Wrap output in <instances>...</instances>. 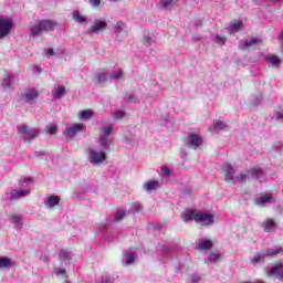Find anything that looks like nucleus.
Listing matches in <instances>:
<instances>
[{
    "mask_svg": "<svg viewBox=\"0 0 283 283\" xmlns=\"http://www.w3.org/2000/svg\"><path fill=\"white\" fill-rule=\"evenodd\" d=\"M222 171L226 174V182H232L235 185V182H247L249 178H252V180H258L259 182H264L266 180V177L264 176V170L262 168H251L250 170H247L245 172H240L235 176V168L231 166V164H224L222 166Z\"/></svg>",
    "mask_w": 283,
    "mask_h": 283,
    "instance_id": "f257e3e1",
    "label": "nucleus"
},
{
    "mask_svg": "<svg viewBox=\"0 0 283 283\" xmlns=\"http://www.w3.org/2000/svg\"><path fill=\"white\" fill-rule=\"evenodd\" d=\"M184 222L195 220L197 224L201 227H211L214 222V217L211 213L202 212L200 210H186L181 213Z\"/></svg>",
    "mask_w": 283,
    "mask_h": 283,
    "instance_id": "f03ea898",
    "label": "nucleus"
},
{
    "mask_svg": "<svg viewBox=\"0 0 283 283\" xmlns=\"http://www.w3.org/2000/svg\"><path fill=\"white\" fill-rule=\"evenodd\" d=\"M275 255H283L282 247L274 245L272 249L263 250L259 253H255L251 258L250 264H252L253 266H258L259 264L264 263V260H266V258H273Z\"/></svg>",
    "mask_w": 283,
    "mask_h": 283,
    "instance_id": "7ed1b4c3",
    "label": "nucleus"
},
{
    "mask_svg": "<svg viewBox=\"0 0 283 283\" xmlns=\"http://www.w3.org/2000/svg\"><path fill=\"white\" fill-rule=\"evenodd\" d=\"M56 28L54 20H38L33 25L30 27V34L33 38L41 36L43 32H52Z\"/></svg>",
    "mask_w": 283,
    "mask_h": 283,
    "instance_id": "20e7f679",
    "label": "nucleus"
},
{
    "mask_svg": "<svg viewBox=\"0 0 283 283\" xmlns=\"http://www.w3.org/2000/svg\"><path fill=\"white\" fill-rule=\"evenodd\" d=\"M17 132L20 138H23L24 143H32V140H34V138H38V136L41 134V129L32 128L25 124L18 125Z\"/></svg>",
    "mask_w": 283,
    "mask_h": 283,
    "instance_id": "39448f33",
    "label": "nucleus"
},
{
    "mask_svg": "<svg viewBox=\"0 0 283 283\" xmlns=\"http://www.w3.org/2000/svg\"><path fill=\"white\" fill-rule=\"evenodd\" d=\"M87 160L91 163V165H103L105 160H107V153L104 150H101L98 148H87Z\"/></svg>",
    "mask_w": 283,
    "mask_h": 283,
    "instance_id": "423d86ee",
    "label": "nucleus"
},
{
    "mask_svg": "<svg viewBox=\"0 0 283 283\" xmlns=\"http://www.w3.org/2000/svg\"><path fill=\"white\" fill-rule=\"evenodd\" d=\"M112 132H114V126L107 125L102 128L99 133V146L105 151H109V146L114 143V137H112Z\"/></svg>",
    "mask_w": 283,
    "mask_h": 283,
    "instance_id": "0eeeda50",
    "label": "nucleus"
},
{
    "mask_svg": "<svg viewBox=\"0 0 283 283\" xmlns=\"http://www.w3.org/2000/svg\"><path fill=\"white\" fill-rule=\"evenodd\" d=\"M107 30V22L103 19H95L93 25H91L86 34L92 35V34H101V32H105Z\"/></svg>",
    "mask_w": 283,
    "mask_h": 283,
    "instance_id": "6e6552de",
    "label": "nucleus"
},
{
    "mask_svg": "<svg viewBox=\"0 0 283 283\" xmlns=\"http://www.w3.org/2000/svg\"><path fill=\"white\" fill-rule=\"evenodd\" d=\"M12 25H13L12 20L3 15H0V41L1 39H6V36H8L10 32H12Z\"/></svg>",
    "mask_w": 283,
    "mask_h": 283,
    "instance_id": "1a4fd4ad",
    "label": "nucleus"
},
{
    "mask_svg": "<svg viewBox=\"0 0 283 283\" xmlns=\"http://www.w3.org/2000/svg\"><path fill=\"white\" fill-rule=\"evenodd\" d=\"M273 202H275V198L272 193H263L254 200L256 207H269V205H273Z\"/></svg>",
    "mask_w": 283,
    "mask_h": 283,
    "instance_id": "9d476101",
    "label": "nucleus"
},
{
    "mask_svg": "<svg viewBox=\"0 0 283 283\" xmlns=\"http://www.w3.org/2000/svg\"><path fill=\"white\" fill-rule=\"evenodd\" d=\"M1 87L3 92H11V90H14V74L8 73L1 82Z\"/></svg>",
    "mask_w": 283,
    "mask_h": 283,
    "instance_id": "9b49d317",
    "label": "nucleus"
},
{
    "mask_svg": "<svg viewBox=\"0 0 283 283\" xmlns=\"http://www.w3.org/2000/svg\"><path fill=\"white\" fill-rule=\"evenodd\" d=\"M187 146L190 149H198V147H202V137L198 134H190L188 136Z\"/></svg>",
    "mask_w": 283,
    "mask_h": 283,
    "instance_id": "f8f14e48",
    "label": "nucleus"
},
{
    "mask_svg": "<svg viewBox=\"0 0 283 283\" xmlns=\"http://www.w3.org/2000/svg\"><path fill=\"white\" fill-rule=\"evenodd\" d=\"M84 129H85V125L74 124V125L69 126L64 134L69 138H74V136H76V134H81L82 132H84Z\"/></svg>",
    "mask_w": 283,
    "mask_h": 283,
    "instance_id": "ddd939ff",
    "label": "nucleus"
},
{
    "mask_svg": "<svg viewBox=\"0 0 283 283\" xmlns=\"http://www.w3.org/2000/svg\"><path fill=\"white\" fill-rule=\"evenodd\" d=\"M30 196V189H12L10 191V200H20V198H28Z\"/></svg>",
    "mask_w": 283,
    "mask_h": 283,
    "instance_id": "4468645a",
    "label": "nucleus"
},
{
    "mask_svg": "<svg viewBox=\"0 0 283 283\" xmlns=\"http://www.w3.org/2000/svg\"><path fill=\"white\" fill-rule=\"evenodd\" d=\"M9 222H11V224H14V229H17V231L23 229V219L17 213H12L9 217Z\"/></svg>",
    "mask_w": 283,
    "mask_h": 283,
    "instance_id": "2eb2a0df",
    "label": "nucleus"
},
{
    "mask_svg": "<svg viewBox=\"0 0 283 283\" xmlns=\"http://www.w3.org/2000/svg\"><path fill=\"white\" fill-rule=\"evenodd\" d=\"M57 258H59L60 262L67 265V264H70V262H72L73 254H72V252H70L67 250H61L57 254Z\"/></svg>",
    "mask_w": 283,
    "mask_h": 283,
    "instance_id": "dca6fc26",
    "label": "nucleus"
},
{
    "mask_svg": "<svg viewBox=\"0 0 283 283\" xmlns=\"http://www.w3.org/2000/svg\"><path fill=\"white\" fill-rule=\"evenodd\" d=\"M122 262L124 266H130V264L136 262V253L129 251L124 252Z\"/></svg>",
    "mask_w": 283,
    "mask_h": 283,
    "instance_id": "f3484780",
    "label": "nucleus"
},
{
    "mask_svg": "<svg viewBox=\"0 0 283 283\" xmlns=\"http://www.w3.org/2000/svg\"><path fill=\"white\" fill-rule=\"evenodd\" d=\"M259 39L252 38L250 40H241L239 42V50H247V48H253L256 43H260Z\"/></svg>",
    "mask_w": 283,
    "mask_h": 283,
    "instance_id": "a211bd4d",
    "label": "nucleus"
},
{
    "mask_svg": "<svg viewBox=\"0 0 283 283\" xmlns=\"http://www.w3.org/2000/svg\"><path fill=\"white\" fill-rule=\"evenodd\" d=\"M39 92L36 90H28L22 94V99L24 103H32L35 98H38Z\"/></svg>",
    "mask_w": 283,
    "mask_h": 283,
    "instance_id": "6ab92c4d",
    "label": "nucleus"
},
{
    "mask_svg": "<svg viewBox=\"0 0 283 283\" xmlns=\"http://www.w3.org/2000/svg\"><path fill=\"white\" fill-rule=\"evenodd\" d=\"M72 19L75 21V23H80V25H87V18L81 14L80 11H73Z\"/></svg>",
    "mask_w": 283,
    "mask_h": 283,
    "instance_id": "aec40b11",
    "label": "nucleus"
},
{
    "mask_svg": "<svg viewBox=\"0 0 283 283\" xmlns=\"http://www.w3.org/2000/svg\"><path fill=\"white\" fill-rule=\"evenodd\" d=\"M176 3H178V0H159L158 8L160 10H171Z\"/></svg>",
    "mask_w": 283,
    "mask_h": 283,
    "instance_id": "412c9836",
    "label": "nucleus"
},
{
    "mask_svg": "<svg viewBox=\"0 0 283 283\" xmlns=\"http://www.w3.org/2000/svg\"><path fill=\"white\" fill-rule=\"evenodd\" d=\"M277 224L273 219H266L263 223V230L265 233H273L276 229Z\"/></svg>",
    "mask_w": 283,
    "mask_h": 283,
    "instance_id": "4be33fe9",
    "label": "nucleus"
},
{
    "mask_svg": "<svg viewBox=\"0 0 283 283\" xmlns=\"http://www.w3.org/2000/svg\"><path fill=\"white\" fill-rule=\"evenodd\" d=\"M269 274L274 275V277H277V280H281V282H283V265L280 264L273 266L272 269H270Z\"/></svg>",
    "mask_w": 283,
    "mask_h": 283,
    "instance_id": "5701e85b",
    "label": "nucleus"
},
{
    "mask_svg": "<svg viewBox=\"0 0 283 283\" xmlns=\"http://www.w3.org/2000/svg\"><path fill=\"white\" fill-rule=\"evenodd\" d=\"M160 182L157 180H150L143 185V189L145 191H156V189H159Z\"/></svg>",
    "mask_w": 283,
    "mask_h": 283,
    "instance_id": "b1692460",
    "label": "nucleus"
},
{
    "mask_svg": "<svg viewBox=\"0 0 283 283\" xmlns=\"http://www.w3.org/2000/svg\"><path fill=\"white\" fill-rule=\"evenodd\" d=\"M59 202H61V198H59L56 196H50L46 198V200H44V205L48 209H52V208L56 207V205H59Z\"/></svg>",
    "mask_w": 283,
    "mask_h": 283,
    "instance_id": "393cba45",
    "label": "nucleus"
},
{
    "mask_svg": "<svg viewBox=\"0 0 283 283\" xmlns=\"http://www.w3.org/2000/svg\"><path fill=\"white\" fill-rule=\"evenodd\" d=\"M211 247H213V243L207 239H200L197 243L199 251H207V249H211Z\"/></svg>",
    "mask_w": 283,
    "mask_h": 283,
    "instance_id": "a878e982",
    "label": "nucleus"
},
{
    "mask_svg": "<svg viewBox=\"0 0 283 283\" xmlns=\"http://www.w3.org/2000/svg\"><path fill=\"white\" fill-rule=\"evenodd\" d=\"M32 184V178L31 177H22L20 180H19V187L20 189H29L30 186Z\"/></svg>",
    "mask_w": 283,
    "mask_h": 283,
    "instance_id": "bb28decb",
    "label": "nucleus"
},
{
    "mask_svg": "<svg viewBox=\"0 0 283 283\" xmlns=\"http://www.w3.org/2000/svg\"><path fill=\"white\" fill-rule=\"evenodd\" d=\"M241 29H242V21H238L230 24V27L228 28V32L230 34H235V32H240Z\"/></svg>",
    "mask_w": 283,
    "mask_h": 283,
    "instance_id": "cd10ccee",
    "label": "nucleus"
},
{
    "mask_svg": "<svg viewBox=\"0 0 283 283\" xmlns=\"http://www.w3.org/2000/svg\"><path fill=\"white\" fill-rule=\"evenodd\" d=\"M157 251H159V253H163V255L165 258H169V255H171V248L165 245V244H158L157 245Z\"/></svg>",
    "mask_w": 283,
    "mask_h": 283,
    "instance_id": "c85d7f7f",
    "label": "nucleus"
},
{
    "mask_svg": "<svg viewBox=\"0 0 283 283\" xmlns=\"http://www.w3.org/2000/svg\"><path fill=\"white\" fill-rule=\"evenodd\" d=\"M113 30L115 34H120V32H126L127 27L124 24L123 21H118L114 24Z\"/></svg>",
    "mask_w": 283,
    "mask_h": 283,
    "instance_id": "c756f323",
    "label": "nucleus"
},
{
    "mask_svg": "<svg viewBox=\"0 0 283 283\" xmlns=\"http://www.w3.org/2000/svg\"><path fill=\"white\" fill-rule=\"evenodd\" d=\"M12 268V260L8 256H0V269H10Z\"/></svg>",
    "mask_w": 283,
    "mask_h": 283,
    "instance_id": "7c9ffc66",
    "label": "nucleus"
},
{
    "mask_svg": "<svg viewBox=\"0 0 283 283\" xmlns=\"http://www.w3.org/2000/svg\"><path fill=\"white\" fill-rule=\"evenodd\" d=\"M268 63H270L272 67H280V64L282 63V61L280 60L279 56L271 55V56H268Z\"/></svg>",
    "mask_w": 283,
    "mask_h": 283,
    "instance_id": "2f4dec72",
    "label": "nucleus"
},
{
    "mask_svg": "<svg viewBox=\"0 0 283 283\" xmlns=\"http://www.w3.org/2000/svg\"><path fill=\"white\" fill-rule=\"evenodd\" d=\"M143 210V205H140V202L135 201L132 203L130 209L128 210V214L130 213H138V211Z\"/></svg>",
    "mask_w": 283,
    "mask_h": 283,
    "instance_id": "473e14b6",
    "label": "nucleus"
},
{
    "mask_svg": "<svg viewBox=\"0 0 283 283\" xmlns=\"http://www.w3.org/2000/svg\"><path fill=\"white\" fill-rule=\"evenodd\" d=\"M44 132L51 135L56 134V132H59V126H56V123H51L44 128Z\"/></svg>",
    "mask_w": 283,
    "mask_h": 283,
    "instance_id": "72a5a7b5",
    "label": "nucleus"
},
{
    "mask_svg": "<svg viewBox=\"0 0 283 283\" xmlns=\"http://www.w3.org/2000/svg\"><path fill=\"white\" fill-rule=\"evenodd\" d=\"M94 116V113L92 111H82L80 113L81 120H90Z\"/></svg>",
    "mask_w": 283,
    "mask_h": 283,
    "instance_id": "f704fd0d",
    "label": "nucleus"
},
{
    "mask_svg": "<svg viewBox=\"0 0 283 283\" xmlns=\"http://www.w3.org/2000/svg\"><path fill=\"white\" fill-rule=\"evenodd\" d=\"M126 216H129V212L127 210L117 211L115 214V222H120V220H123V218H125Z\"/></svg>",
    "mask_w": 283,
    "mask_h": 283,
    "instance_id": "c9c22d12",
    "label": "nucleus"
},
{
    "mask_svg": "<svg viewBox=\"0 0 283 283\" xmlns=\"http://www.w3.org/2000/svg\"><path fill=\"white\" fill-rule=\"evenodd\" d=\"M52 94L53 98L65 95V86H57V88H55Z\"/></svg>",
    "mask_w": 283,
    "mask_h": 283,
    "instance_id": "e433bc0d",
    "label": "nucleus"
},
{
    "mask_svg": "<svg viewBox=\"0 0 283 283\" xmlns=\"http://www.w3.org/2000/svg\"><path fill=\"white\" fill-rule=\"evenodd\" d=\"M156 42V38L151 34L148 35H144V44L147 45V48H149V45H151V43Z\"/></svg>",
    "mask_w": 283,
    "mask_h": 283,
    "instance_id": "4c0bfd02",
    "label": "nucleus"
},
{
    "mask_svg": "<svg viewBox=\"0 0 283 283\" xmlns=\"http://www.w3.org/2000/svg\"><path fill=\"white\" fill-rule=\"evenodd\" d=\"M124 101L126 103H138V97H136V95L132 94V93H127L124 97Z\"/></svg>",
    "mask_w": 283,
    "mask_h": 283,
    "instance_id": "58836bf2",
    "label": "nucleus"
},
{
    "mask_svg": "<svg viewBox=\"0 0 283 283\" xmlns=\"http://www.w3.org/2000/svg\"><path fill=\"white\" fill-rule=\"evenodd\" d=\"M212 41H214V43H218V45H224V43H227V38L221 35H212Z\"/></svg>",
    "mask_w": 283,
    "mask_h": 283,
    "instance_id": "ea45409f",
    "label": "nucleus"
},
{
    "mask_svg": "<svg viewBox=\"0 0 283 283\" xmlns=\"http://www.w3.org/2000/svg\"><path fill=\"white\" fill-rule=\"evenodd\" d=\"M213 129L216 132H222V129H227V124H224V122H214Z\"/></svg>",
    "mask_w": 283,
    "mask_h": 283,
    "instance_id": "a19ab883",
    "label": "nucleus"
},
{
    "mask_svg": "<svg viewBox=\"0 0 283 283\" xmlns=\"http://www.w3.org/2000/svg\"><path fill=\"white\" fill-rule=\"evenodd\" d=\"M126 115L127 113H125V111L117 109L114 113V120H123V117Z\"/></svg>",
    "mask_w": 283,
    "mask_h": 283,
    "instance_id": "79ce46f5",
    "label": "nucleus"
},
{
    "mask_svg": "<svg viewBox=\"0 0 283 283\" xmlns=\"http://www.w3.org/2000/svg\"><path fill=\"white\" fill-rule=\"evenodd\" d=\"M219 258H220V254L211 253L207 259H205V262L206 264H209V262H218Z\"/></svg>",
    "mask_w": 283,
    "mask_h": 283,
    "instance_id": "37998d69",
    "label": "nucleus"
},
{
    "mask_svg": "<svg viewBox=\"0 0 283 283\" xmlns=\"http://www.w3.org/2000/svg\"><path fill=\"white\" fill-rule=\"evenodd\" d=\"M161 176H164V178H169L171 176V168H169L167 166H163L161 167Z\"/></svg>",
    "mask_w": 283,
    "mask_h": 283,
    "instance_id": "c03bdc74",
    "label": "nucleus"
},
{
    "mask_svg": "<svg viewBox=\"0 0 283 283\" xmlns=\"http://www.w3.org/2000/svg\"><path fill=\"white\" fill-rule=\"evenodd\" d=\"M105 81H107V73L102 72L97 75V82L99 83H105Z\"/></svg>",
    "mask_w": 283,
    "mask_h": 283,
    "instance_id": "a18cd8bd",
    "label": "nucleus"
},
{
    "mask_svg": "<svg viewBox=\"0 0 283 283\" xmlns=\"http://www.w3.org/2000/svg\"><path fill=\"white\" fill-rule=\"evenodd\" d=\"M107 226H105V224H98L97 226V230H96V233H106V231H107Z\"/></svg>",
    "mask_w": 283,
    "mask_h": 283,
    "instance_id": "49530a36",
    "label": "nucleus"
},
{
    "mask_svg": "<svg viewBox=\"0 0 283 283\" xmlns=\"http://www.w3.org/2000/svg\"><path fill=\"white\" fill-rule=\"evenodd\" d=\"M123 76V71L118 70L114 73H112L111 77L115 78L116 81H118V78H120Z\"/></svg>",
    "mask_w": 283,
    "mask_h": 283,
    "instance_id": "de8ad7c7",
    "label": "nucleus"
},
{
    "mask_svg": "<svg viewBox=\"0 0 283 283\" xmlns=\"http://www.w3.org/2000/svg\"><path fill=\"white\" fill-rule=\"evenodd\" d=\"M88 3L92 8H98V6H101V0H88Z\"/></svg>",
    "mask_w": 283,
    "mask_h": 283,
    "instance_id": "09e8293b",
    "label": "nucleus"
},
{
    "mask_svg": "<svg viewBox=\"0 0 283 283\" xmlns=\"http://www.w3.org/2000/svg\"><path fill=\"white\" fill-rule=\"evenodd\" d=\"M45 54L50 59V56H55V54H59V53L54 52V49H46Z\"/></svg>",
    "mask_w": 283,
    "mask_h": 283,
    "instance_id": "8fccbe9b",
    "label": "nucleus"
},
{
    "mask_svg": "<svg viewBox=\"0 0 283 283\" xmlns=\"http://www.w3.org/2000/svg\"><path fill=\"white\" fill-rule=\"evenodd\" d=\"M55 275L60 277V275H63L65 277V269H56Z\"/></svg>",
    "mask_w": 283,
    "mask_h": 283,
    "instance_id": "3c124183",
    "label": "nucleus"
},
{
    "mask_svg": "<svg viewBox=\"0 0 283 283\" xmlns=\"http://www.w3.org/2000/svg\"><path fill=\"white\" fill-rule=\"evenodd\" d=\"M198 282H200V275L192 274L191 275V283H198Z\"/></svg>",
    "mask_w": 283,
    "mask_h": 283,
    "instance_id": "603ef678",
    "label": "nucleus"
},
{
    "mask_svg": "<svg viewBox=\"0 0 283 283\" xmlns=\"http://www.w3.org/2000/svg\"><path fill=\"white\" fill-rule=\"evenodd\" d=\"M275 118H276V120H282L283 122V112H276L275 113Z\"/></svg>",
    "mask_w": 283,
    "mask_h": 283,
    "instance_id": "864d4df0",
    "label": "nucleus"
},
{
    "mask_svg": "<svg viewBox=\"0 0 283 283\" xmlns=\"http://www.w3.org/2000/svg\"><path fill=\"white\" fill-rule=\"evenodd\" d=\"M40 260H41L42 262H50V256H48V254H42V255L40 256Z\"/></svg>",
    "mask_w": 283,
    "mask_h": 283,
    "instance_id": "5fc2aeb1",
    "label": "nucleus"
},
{
    "mask_svg": "<svg viewBox=\"0 0 283 283\" xmlns=\"http://www.w3.org/2000/svg\"><path fill=\"white\" fill-rule=\"evenodd\" d=\"M34 156H36V157L45 156V153H43V150H38V151H34Z\"/></svg>",
    "mask_w": 283,
    "mask_h": 283,
    "instance_id": "6e6d98bb",
    "label": "nucleus"
},
{
    "mask_svg": "<svg viewBox=\"0 0 283 283\" xmlns=\"http://www.w3.org/2000/svg\"><path fill=\"white\" fill-rule=\"evenodd\" d=\"M274 148L277 150L282 149V143H276V145H274Z\"/></svg>",
    "mask_w": 283,
    "mask_h": 283,
    "instance_id": "4d7b16f0",
    "label": "nucleus"
},
{
    "mask_svg": "<svg viewBox=\"0 0 283 283\" xmlns=\"http://www.w3.org/2000/svg\"><path fill=\"white\" fill-rule=\"evenodd\" d=\"M101 283H114V281L113 280H111V279H105V280H102V282Z\"/></svg>",
    "mask_w": 283,
    "mask_h": 283,
    "instance_id": "13d9d810",
    "label": "nucleus"
},
{
    "mask_svg": "<svg viewBox=\"0 0 283 283\" xmlns=\"http://www.w3.org/2000/svg\"><path fill=\"white\" fill-rule=\"evenodd\" d=\"M181 158H187V151H185V150H181Z\"/></svg>",
    "mask_w": 283,
    "mask_h": 283,
    "instance_id": "bf43d9fd",
    "label": "nucleus"
},
{
    "mask_svg": "<svg viewBox=\"0 0 283 283\" xmlns=\"http://www.w3.org/2000/svg\"><path fill=\"white\" fill-rule=\"evenodd\" d=\"M184 192H185L187 196H189V193H191V190L186 189V190H184Z\"/></svg>",
    "mask_w": 283,
    "mask_h": 283,
    "instance_id": "052dcab7",
    "label": "nucleus"
},
{
    "mask_svg": "<svg viewBox=\"0 0 283 283\" xmlns=\"http://www.w3.org/2000/svg\"><path fill=\"white\" fill-rule=\"evenodd\" d=\"M117 237H113V238H108V242H114V240H116Z\"/></svg>",
    "mask_w": 283,
    "mask_h": 283,
    "instance_id": "680f3d73",
    "label": "nucleus"
},
{
    "mask_svg": "<svg viewBox=\"0 0 283 283\" xmlns=\"http://www.w3.org/2000/svg\"><path fill=\"white\" fill-rule=\"evenodd\" d=\"M276 3H282L283 0H274Z\"/></svg>",
    "mask_w": 283,
    "mask_h": 283,
    "instance_id": "e2e57ef3",
    "label": "nucleus"
},
{
    "mask_svg": "<svg viewBox=\"0 0 283 283\" xmlns=\"http://www.w3.org/2000/svg\"><path fill=\"white\" fill-rule=\"evenodd\" d=\"M258 103H260V101L258 99V102L255 103V105H258Z\"/></svg>",
    "mask_w": 283,
    "mask_h": 283,
    "instance_id": "0e129e2a",
    "label": "nucleus"
},
{
    "mask_svg": "<svg viewBox=\"0 0 283 283\" xmlns=\"http://www.w3.org/2000/svg\"><path fill=\"white\" fill-rule=\"evenodd\" d=\"M111 1H118V0H111Z\"/></svg>",
    "mask_w": 283,
    "mask_h": 283,
    "instance_id": "69168bd1",
    "label": "nucleus"
},
{
    "mask_svg": "<svg viewBox=\"0 0 283 283\" xmlns=\"http://www.w3.org/2000/svg\"><path fill=\"white\" fill-rule=\"evenodd\" d=\"M252 1H254V2H255V1H258V0H252Z\"/></svg>",
    "mask_w": 283,
    "mask_h": 283,
    "instance_id": "338daca9",
    "label": "nucleus"
}]
</instances>
